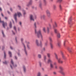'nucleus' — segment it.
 Listing matches in <instances>:
<instances>
[{"label":"nucleus","instance_id":"obj_1","mask_svg":"<svg viewBox=\"0 0 76 76\" xmlns=\"http://www.w3.org/2000/svg\"><path fill=\"white\" fill-rule=\"evenodd\" d=\"M34 26L35 34L37 35L38 38L41 37L42 41H43V36L41 33V30H39L38 32L37 31V23H34Z\"/></svg>","mask_w":76,"mask_h":76},{"label":"nucleus","instance_id":"obj_2","mask_svg":"<svg viewBox=\"0 0 76 76\" xmlns=\"http://www.w3.org/2000/svg\"><path fill=\"white\" fill-rule=\"evenodd\" d=\"M21 41L23 45V47H24V51L25 53L26 54V55H27L28 54H27V52L26 51V47L25 46V45L24 43L23 42V38H21Z\"/></svg>","mask_w":76,"mask_h":76},{"label":"nucleus","instance_id":"obj_3","mask_svg":"<svg viewBox=\"0 0 76 76\" xmlns=\"http://www.w3.org/2000/svg\"><path fill=\"white\" fill-rule=\"evenodd\" d=\"M54 54L55 55V57L57 60L58 61V62L59 63H63V61H61V59L60 58H58V56H57V55L56 54V53H55Z\"/></svg>","mask_w":76,"mask_h":76},{"label":"nucleus","instance_id":"obj_4","mask_svg":"<svg viewBox=\"0 0 76 76\" xmlns=\"http://www.w3.org/2000/svg\"><path fill=\"white\" fill-rule=\"evenodd\" d=\"M40 44H39V42L38 40H36V45H37V46H38V47H39V46H40V47H42V41H40Z\"/></svg>","mask_w":76,"mask_h":76},{"label":"nucleus","instance_id":"obj_5","mask_svg":"<svg viewBox=\"0 0 76 76\" xmlns=\"http://www.w3.org/2000/svg\"><path fill=\"white\" fill-rule=\"evenodd\" d=\"M59 69H60V71H59L60 73H61L62 75H63V76H64L65 75V72H63V71L64 70L63 68L61 66H60L59 67Z\"/></svg>","mask_w":76,"mask_h":76},{"label":"nucleus","instance_id":"obj_6","mask_svg":"<svg viewBox=\"0 0 76 76\" xmlns=\"http://www.w3.org/2000/svg\"><path fill=\"white\" fill-rule=\"evenodd\" d=\"M49 39L50 43V45L51 48L53 49V44H52V43H51L53 42V39H52V38H51V37H49Z\"/></svg>","mask_w":76,"mask_h":76},{"label":"nucleus","instance_id":"obj_7","mask_svg":"<svg viewBox=\"0 0 76 76\" xmlns=\"http://www.w3.org/2000/svg\"><path fill=\"white\" fill-rule=\"evenodd\" d=\"M0 23H2V25L4 28H5V26H7V23H4V21H1V18H0Z\"/></svg>","mask_w":76,"mask_h":76},{"label":"nucleus","instance_id":"obj_8","mask_svg":"<svg viewBox=\"0 0 76 76\" xmlns=\"http://www.w3.org/2000/svg\"><path fill=\"white\" fill-rule=\"evenodd\" d=\"M46 13L47 16L49 18V17H50V15H51L50 14V11L49 10H47L46 11Z\"/></svg>","mask_w":76,"mask_h":76},{"label":"nucleus","instance_id":"obj_9","mask_svg":"<svg viewBox=\"0 0 76 76\" xmlns=\"http://www.w3.org/2000/svg\"><path fill=\"white\" fill-rule=\"evenodd\" d=\"M25 42H26L27 44V46L28 48V49L30 50V47H29V44H30V42H27V41H25Z\"/></svg>","mask_w":76,"mask_h":76},{"label":"nucleus","instance_id":"obj_10","mask_svg":"<svg viewBox=\"0 0 76 76\" xmlns=\"http://www.w3.org/2000/svg\"><path fill=\"white\" fill-rule=\"evenodd\" d=\"M17 14L16 13H15V14L14 15V17L16 22H17V18H16V17H17Z\"/></svg>","mask_w":76,"mask_h":76},{"label":"nucleus","instance_id":"obj_11","mask_svg":"<svg viewBox=\"0 0 76 76\" xmlns=\"http://www.w3.org/2000/svg\"><path fill=\"white\" fill-rule=\"evenodd\" d=\"M30 18L31 20H32L33 21H34V16L33 15H30Z\"/></svg>","mask_w":76,"mask_h":76},{"label":"nucleus","instance_id":"obj_12","mask_svg":"<svg viewBox=\"0 0 76 76\" xmlns=\"http://www.w3.org/2000/svg\"><path fill=\"white\" fill-rule=\"evenodd\" d=\"M11 63L13 66V67H17V65H14V64L13 63V61L12 60V59H11Z\"/></svg>","mask_w":76,"mask_h":76},{"label":"nucleus","instance_id":"obj_13","mask_svg":"<svg viewBox=\"0 0 76 76\" xmlns=\"http://www.w3.org/2000/svg\"><path fill=\"white\" fill-rule=\"evenodd\" d=\"M17 14L19 18H20V16H22V14H21V13H20V12H18Z\"/></svg>","mask_w":76,"mask_h":76},{"label":"nucleus","instance_id":"obj_14","mask_svg":"<svg viewBox=\"0 0 76 76\" xmlns=\"http://www.w3.org/2000/svg\"><path fill=\"white\" fill-rule=\"evenodd\" d=\"M48 63H53V61H52V60H51L50 58H49L48 60Z\"/></svg>","mask_w":76,"mask_h":76},{"label":"nucleus","instance_id":"obj_15","mask_svg":"<svg viewBox=\"0 0 76 76\" xmlns=\"http://www.w3.org/2000/svg\"><path fill=\"white\" fill-rule=\"evenodd\" d=\"M50 66L51 68L53 69V68H54V64H53L52 63H50Z\"/></svg>","mask_w":76,"mask_h":76},{"label":"nucleus","instance_id":"obj_16","mask_svg":"<svg viewBox=\"0 0 76 76\" xmlns=\"http://www.w3.org/2000/svg\"><path fill=\"white\" fill-rule=\"evenodd\" d=\"M57 38H60V33H57Z\"/></svg>","mask_w":76,"mask_h":76},{"label":"nucleus","instance_id":"obj_17","mask_svg":"<svg viewBox=\"0 0 76 76\" xmlns=\"http://www.w3.org/2000/svg\"><path fill=\"white\" fill-rule=\"evenodd\" d=\"M72 18H70L68 21V23L69 24H70V22H72Z\"/></svg>","mask_w":76,"mask_h":76},{"label":"nucleus","instance_id":"obj_18","mask_svg":"<svg viewBox=\"0 0 76 76\" xmlns=\"http://www.w3.org/2000/svg\"><path fill=\"white\" fill-rule=\"evenodd\" d=\"M54 31L55 33L56 34H57L58 33V30H57V29H54Z\"/></svg>","mask_w":76,"mask_h":76},{"label":"nucleus","instance_id":"obj_19","mask_svg":"<svg viewBox=\"0 0 76 76\" xmlns=\"http://www.w3.org/2000/svg\"><path fill=\"white\" fill-rule=\"evenodd\" d=\"M23 70H24V72H26V67L25 66H23Z\"/></svg>","mask_w":76,"mask_h":76},{"label":"nucleus","instance_id":"obj_20","mask_svg":"<svg viewBox=\"0 0 76 76\" xmlns=\"http://www.w3.org/2000/svg\"><path fill=\"white\" fill-rule=\"evenodd\" d=\"M45 15H41L40 17L41 19H42V18H43V19H44V18H45Z\"/></svg>","mask_w":76,"mask_h":76},{"label":"nucleus","instance_id":"obj_21","mask_svg":"<svg viewBox=\"0 0 76 76\" xmlns=\"http://www.w3.org/2000/svg\"><path fill=\"white\" fill-rule=\"evenodd\" d=\"M61 55H62V57L63 58H64V59H65L64 56V55L63 54V52H62V51H61Z\"/></svg>","mask_w":76,"mask_h":76},{"label":"nucleus","instance_id":"obj_22","mask_svg":"<svg viewBox=\"0 0 76 76\" xmlns=\"http://www.w3.org/2000/svg\"><path fill=\"white\" fill-rule=\"evenodd\" d=\"M23 15H25L26 14V11L25 10H23Z\"/></svg>","mask_w":76,"mask_h":76},{"label":"nucleus","instance_id":"obj_23","mask_svg":"<svg viewBox=\"0 0 76 76\" xmlns=\"http://www.w3.org/2000/svg\"><path fill=\"white\" fill-rule=\"evenodd\" d=\"M43 31H44V32H46V28L45 27H43Z\"/></svg>","mask_w":76,"mask_h":76},{"label":"nucleus","instance_id":"obj_24","mask_svg":"<svg viewBox=\"0 0 76 76\" xmlns=\"http://www.w3.org/2000/svg\"><path fill=\"white\" fill-rule=\"evenodd\" d=\"M47 59V56H44V60L45 63H46V59Z\"/></svg>","mask_w":76,"mask_h":76},{"label":"nucleus","instance_id":"obj_25","mask_svg":"<svg viewBox=\"0 0 76 76\" xmlns=\"http://www.w3.org/2000/svg\"><path fill=\"white\" fill-rule=\"evenodd\" d=\"M43 2L44 4V5L46 6L47 5V1L46 0H43Z\"/></svg>","mask_w":76,"mask_h":76},{"label":"nucleus","instance_id":"obj_26","mask_svg":"<svg viewBox=\"0 0 76 76\" xmlns=\"http://www.w3.org/2000/svg\"><path fill=\"white\" fill-rule=\"evenodd\" d=\"M47 56L48 58H50V57L51 56V54L50 53H48L47 54Z\"/></svg>","mask_w":76,"mask_h":76},{"label":"nucleus","instance_id":"obj_27","mask_svg":"<svg viewBox=\"0 0 76 76\" xmlns=\"http://www.w3.org/2000/svg\"><path fill=\"white\" fill-rule=\"evenodd\" d=\"M59 7L60 10H62V6L61 5V4H59Z\"/></svg>","mask_w":76,"mask_h":76},{"label":"nucleus","instance_id":"obj_28","mask_svg":"<svg viewBox=\"0 0 76 76\" xmlns=\"http://www.w3.org/2000/svg\"><path fill=\"white\" fill-rule=\"evenodd\" d=\"M38 57L39 58H41L42 57L41 56V55L40 54H39L38 55Z\"/></svg>","mask_w":76,"mask_h":76},{"label":"nucleus","instance_id":"obj_29","mask_svg":"<svg viewBox=\"0 0 76 76\" xmlns=\"http://www.w3.org/2000/svg\"><path fill=\"white\" fill-rule=\"evenodd\" d=\"M48 40H47L46 41V42L45 43V46H47V45H48Z\"/></svg>","mask_w":76,"mask_h":76},{"label":"nucleus","instance_id":"obj_30","mask_svg":"<svg viewBox=\"0 0 76 76\" xmlns=\"http://www.w3.org/2000/svg\"><path fill=\"white\" fill-rule=\"evenodd\" d=\"M47 31L48 34H49V32H50V30L49 29V27H47Z\"/></svg>","mask_w":76,"mask_h":76},{"label":"nucleus","instance_id":"obj_31","mask_svg":"<svg viewBox=\"0 0 76 76\" xmlns=\"http://www.w3.org/2000/svg\"><path fill=\"white\" fill-rule=\"evenodd\" d=\"M9 54L10 57H12V53L10 51H9Z\"/></svg>","mask_w":76,"mask_h":76},{"label":"nucleus","instance_id":"obj_32","mask_svg":"<svg viewBox=\"0 0 76 76\" xmlns=\"http://www.w3.org/2000/svg\"><path fill=\"white\" fill-rule=\"evenodd\" d=\"M41 73L40 72H39L37 74V76H41Z\"/></svg>","mask_w":76,"mask_h":76},{"label":"nucleus","instance_id":"obj_33","mask_svg":"<svg viewBox=\"0 0 76 76\" xmlns=\"http://www.w3.org/2000/svg\"><path fill=\"white\" fill-rule=\"evenodd\" d=\"M28 3L29 4L31 5V4H32V0H30Z\"/></svg>","mask_w":76,"mask_h":76},{"label":"nucleus","instance_id":"obj_34","mask_svg":"<svg viewBox=\"0 0 76 76\" xmlns=\"http://www.w3.org/2000/svg\"><path fill=\"white\" fill-rule=\"evenodd\" d=\"M10 27L12 28V23H11V22H10Z\"/></svg>","mask_w":76,"mask_h":76},{"label":"nucleus","instance_id":"obj_35","mask_svg":"<svg viewBox=\"0 0 76 76\" xmlns=\"http://www.w3.org/2000/svg\"><path fill=\"white\" fill-rule=\"evenodd\" d=\"M53 8L54 10H55L56 9V5H53Z\"/></svg>","mask_w":76,"mask_h":76},{"label":"nucleus","instance_id":"obj_36","mask_svg":"<svg viewBox=\"0 0 76 76\" xmlns=\"http://www.w3.org/2000/svg\"><path fill=\"white\" fill-rule=\"evenodd\" d=\"M53 64L54 66H56L57 65V62H55L53 63Z\"/></svg>","mask_w":76,"mask_h":76},{"label":"nucleus","instance_id":"obj_37","mask_svg":"<svg viewBox=\"0 0 76 76\" xmlns=\"http://www.w3.org/2000/svg\"><path fill=\"white\" fill-rule=\"evenodd\" d=\"M14 29L15 30L16 32V27L15 26H14Z\"/></svg>","mask_w":76,"mask_h":76},{"label":"nucleus","instance_id":"obj_38","mask_svg":"<svg viewBox=\"0 0 76 76\" xmlns=\"http://www.w3.org/2000/svg\"><path fill=\"white\" fill-rule=\"evenodd\" d=\"M4 58H6V53L5 52H4Z\"/></svg>","mask_w":76,"mask_h":76},{"label":"nucleus","instance_id":"obj_39","mask_svg":"<svg viewBox=\"0 0 76 76\" xmlns=\"http://www.w3.org/2000/svg\"><path fill=\"white\" fill-rule=\"evenodd\" d=\"M39 6L40 7V8H41L42 7V3H40L39 4Z\"/></svg>","mask_w":76,"mask_h":76},{"label":"nucleus","instance_id":"obj_40","mask_svg":"<svg viewBox=\"0 0 76 76\" xmlns=\"http://www.w3.org/2000/svg\"><path fill=\"white\" fill-rule=\"evenodd\" d=\"M2 33L3 35V37H5V35H4V32H3V30H2Z\"/></svg>","mask_w":76,"mask_h":76},{"label":"nucleus","instance_id":"obj_41","mask_svg":"<svg viewBox=\"0 0 76 76\" xmlns=\"http://www.w3.org/2000/svg\"><path fill=\"white\" fill-rule=\"evenodd\" d=\"M58 45L59 47H60V42H58Z\"/></svg>","mask_w":76,"mask_h":76},{"label":"nucleus","instance_id":"obj_42","mask_svg":"<svg viewBox=\"0 0 76 76\" xmlns=\"http://www.w3.org/2000/svg\"><path fill=\"white\" fill-rule=\"evenodd\" d=\"M66 41L65 40L64 42V46H65V44H66Z\"/></svg>","mask_w":76,"mask_h":76},{"label":"nucleus","instance_id":"obj_43","mask_svg":"<svg viewBox=\"0 0 76 76\" xmlns=\"http://www.w3.org/2000/svg\"><path fill=\"white\" fill-rule=\"evenodd\" d=\"M18 7L19 8L20 10V9H21V7H20V5H18Z\"/></svg>","mask_w":76,"mask_h":76},{"label":"nucleus","instance_id":"obj_44","mask_svg":"<svg viewBox=\"0 0 76 76\" xmlns=\"http://www.w3.org/2000/svg\"><path fill=\"white\" fill-rule=\"evenodd\" d=\"M63 0H58V1H59V3H61Z\"/></svg>","mask_w":76,"mask_h":76},{"label":"nucleus","instance_id":"obj_45","mask_svg":"<svg viewBox=\"0 0 76 76\" xmlns=\"http://www.w3.org/2000/svg\"><path fill=\"white\" fill-rule=\"evenodd\" d=\"M30 5H31L29 4L28 3V4H27L26 6L27 7H29Z\"/></svg>","mask_w":76,"mask_h":76},{"label":"nucleus","instance_id":"obj_46","mask_svg":"<svg viewBox=\"0 0 76 76\" xmlns=\"http://www.w3.org/2000/svg\"><path fill=\"white\" fill-rule=\"evenodd\" d=\"M39 63L40 65V67H41V64H42L41 62H39Z\"/></svg>","mask_w":76,"mask_h":76},{"label":"nucleus","instance_id":"obj_47","mask_svg":"<svg viewBox=\"0 0 76 76\" xmlns=\"http://www.w3.org/2000/svg\"><path fill=\"white\" fill-rule=\"evenodd\" d=\"M55 27H57V23H55Z\"/></svg>","mask_w":76,"mask_h":76},{"label":"nucleus","instance_id":"obj_48","mask_svg":"<svg viewBox=\"0 0 76 76\" xmlns=\"http://www.w3.org/2000/svg\"><path fill=\"white\" fill-rule=\"evenodd\" d=\"M67 49L68 50H69V51L70 52H72V51H71L70 50V49H69V48H68Z\"/></svg>","mask_w":76,"mask_h":76},{"label":"nucleus","instance_id":"obj_49","mask_svg":"<svg viewBox=\"0 0 76 76\" xmlns=\"http://www.w3.org/2000/svg\"><path fill=\"white\" fill-rule=\"evenodd\" d=\"M15 41H16V43H18V41H17V37H15Z\"/></svg>","mask_w":76,"mask_h":76},{"label":"nucleus","instance_id":"obj_50","mask_svg":"<svg viewBox=\"0 0 76 76\" xmlns=\"http://www.w3.org/2000/svg\"><path fill=\"white\" fill-rule=\"evenodd\" d=\"M55 67L56 69H57V66L56 65L55 66Z\"/></svg>","mask_w":76,"mask_h":76},{"label":"nucleus","instance_id":"obj_51","mask_svg":"<svg viewBox=\"0 0 76 76\" xmlns=\"http://www.w3.org/2000/svg\"><path fill=\"white\" fill-rule=\"evenodd\" d=\"M53 73L54 75H56L57 74V73H56V72H53Z\"/></svg>","mask_w":76,"mask_h":76},{"label":"nucleus","instance_id":"obj_52","mask_svg":"<svg viewBox=\"0 0 76 76\" xmlns=\"http://www.w3.org/2000/svg\"><path fill=\"white\" fill-rule=\"evenodd\" d=\"M37 15H34V18L35 19H37Z\"/></svg>","mask_w":76,"mask_h":76},{"label":"nucleus","instance_id":"obj_53","mask_svg":"<svg viewBox=\"0 0 76 76\" xmlns=\"http://www.w3.org/2000/svg\"><path fill=\"white\" fill-rule=\"evenodd\" d=\"M3 63L4 64H7V62H6V61H5V62H3Z\"/></svg>","mask_w":76,"mask_h":76},{"label":"nucleus","instance_id":"obj_54","mask_svg":"<svg viewBox=\"0 0 76 76\" xmlns=\"http://www.w3.org/2000/svg\"><path fill=\"white\" fill-rule=\"evenodd\" d=\"M20 28H18V31H20Z\"/></svg>","mask_w":76,"mask_h":76},{"label":"nucleus","instance_id":"obj_55","mask_svg":"<svg viewBox=\"0 0 76 76\" xmlns=\"http://www.w3.org/2000/svg\"><path fill=\"white\" fill-rule=\"evenodd\" d=\"M19 23H20V26H22V22H20Z\"/></svg>","mask_w":76,"mask_h":76},{"label":"nucleus","instance_id":"obj_56","mask_svg":"<svg viewBox=\"0 0 76 76\" xmlns=\"http://www.w3.org/2000/svg\"><path fill=\"white\" fill-rule=\"evenodd\" d=\"M12 32L13 34H14V35H15V33L14 32H13V31L12 30Z\"/></svg>","mask_w":76,"mask_h":76},{"label":"nucleus","instance_id":"obj_57","mask_svg":"<svg viewBox=\"0 0 76 76\" xmlns=\"http://www.w3.org/2000/svg\"><path fill=\"white\" fill-rule=\"evenodd\" d=\"M49 26L50 28H51V26L50 25V24H49Z\"/></svg>","mask_w":76,"mask_h":76},{"label":"nucleus","instance_id":"obj_58","mask_svg":"<svg viewBox=\"0 0 76 76\" xmlns=\"http://www.w3.org/2000/svg\"><path fill=\"white\" fill-rule=\"evenodd\" d=\"M10 48L11 50H13V48H12V47L10 46Z\"/></svg>","mask_w":76,"mask_h":76},{"label":"nucleus","instance_id":"obj_59","mask_svg":"<svg viewBox=\"0 0 76 76\" xmlns=\"http://www.w3.org/2000/svg\"><path fill=\"white\" fill-rule=\"evenodd\" d=\"M10 10L11 12H12V8H10Z\"/></svg>","mask_w":76,"mask_h":76},{"label":"nucleus","instance_id":"obj_60","mask_svg":"<svg viewBox=\"0 0 76 76\" xmlns=\"http://www.w3.org/2000/svg\"><path fill=\"white\" fill-rule=\"evenodd\" d=\"M52 21H53V19H50V22H52Z\"/></svg>","mask_w":76,"mask_h":76},{"label":"nucleus","instance_id":"obj_61","mask_svg":"<svg viewBox=\"0 0 76 76\" xmlns=\"http://www.w3.org/2000/svg\"><path fill=\"white\" fill-rule=\"evenodd\" d=\"M10 67H11V69H12L13 68H12V65H10Z\"/></svg>","mask_w":76,"mask_h":76},{"label":"nucleus","instance_id":"obj_62","mask_svg":"<svg viewBox=\"0 0 76 76\" xmlns=\"http://www.w3.org/2000/svg\"><path fill=\"white\" fill-rule=\"evenodd\" d=\"M2 11V9L0 7V11Z\"/></svg>","mask_w":76,"mask_h":76},{"label":"nucleus","instance_id":"obj_63","mask_svg":"<svg viewBox=\"0 0 76 76\" xmlns=\"http://www.w3.org/2000/svg\"><path fill=\"white\" fill-rule=\"evenodd\" d=\"M5 19H6V20H7V19H8L7 17H5Z\"/></svg>","mask_w":76,"mask_h":76},{"label":"nucleus","instance_id":"obj_64","mask_svg":"<svg viewBox=\"0 0 76 76\" xmlns=\"http://www.w3.org/2000/svg\"><path fill=\"white\" fill-rule=\"evenodd\" d=\"M1 15L2 16H4V15H3V13H1Z\"/></svg>","mask_w":76,"mask_h":76}]
</instances>
